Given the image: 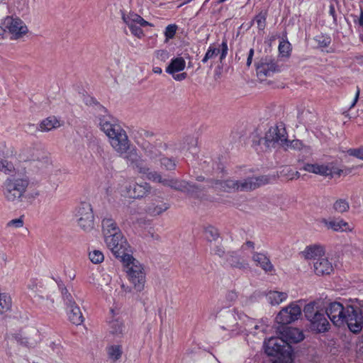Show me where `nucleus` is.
<instances>
[{
  "instance_id": "f257e3e1",
  "label": "nucleus",
  "mask_w": 363,
  "mask_h": 363,
  "mask_svg": "<svg viewBox=\"0 0 363 363\" xmlns=\"http://www.w3.org/2000/svg\"><path fill=\"white\" fill-rule=\"evenodd\" d=\"M332 323L341 327L347 324L353 333L360 332L363 327V309L357 305H342L339 302L330 303L325 311Z\"/></svg>"
},
{
  "instance_id": "f03ea898",
  "label": "nucleus",
  "mask_w": 363,
  "mask_h": 363,
  "mask_svg": "<svg viewBox=\"0 0 363 363\" xmlns=\"http://www.w3.org/2000/svg\"><path fill=\"white\" fill-rule=\"evenodd\" d=\"M269 179L265 176L250 177L240 180L228 179L225 180L208 181L205 186L212 187L216 190L224 191L254 190L260 186L268 183Z\"/></svg>"
},
{
  "instance_id": "7ed1b4c3",
  "label": "nucleus",
  "mask_w": 363,
  "mask_h": 363,
  "mask_svg": "<svg viewBox=\"0 0 363 363\" xmlns=\"http://www.w3.org/2000/svg\"><path fill=\"white\" fill-rule=\"evenodd\" d=\"M131 166L135 169L143 177L153 182L161 183L164 186H168L178 191H190L192 186L185 182L179 181L172 177L162 178V175L155 171H151L145 164V160L140 156L138 160L133 162Z\"/></svg>"
},
{
  "instance_id": "20e7f679",
  "label": "nucleus",
  "mask_w": 363,
  "mask_h": 363,
  "mask_svg": "<svg viewBox=\"0 0 363 363\" xmlns=\"http://www.w3.org/2000/svg\"><path fill=\"white\" fill-rule=\"evenodd\" d=\"M28 180L21 177H8L2 184L5 199L13 204L20 203L28 186Z\"/></svg>"
},
{
  "instance_id": "39448f33",
  "label": "nucleus",
  "mask_w": 363,
  "mask_h": 363,
  "mask_svg": "<svg viewBox=\"0 0 363 363\" xmlns=\"http://www.w3.org/2000/svg\"><path fill=\"white\" fill-rule=\"evenodd\" d=\"M129 281L133 284L134 289L141 291L144 289L145 272L143 264L132 255L126 256L122 261Z\"/></svg>"
},
{
  "instance_id": "423d86ee",
  "label": "nucleus",
  "mask_w": 363,
  "mask_h": 363,
  "mask_svg": "<svg viewBox=\"0 0 363 363\" xmlns=\"http://www.w3.org/2000/svg\"><path fill=\"white\" fill-rule=\"evenodd\" d=\"M305 316L310 321L311 328L318 333H324L329 329L330 323L323 310H319L313 302L309 303L303 308Z\"/></svg>"
},
{
  "instance_id": "0eeeda50",
  "label": "nucleus",
  "mask_w": 363,
  "mask_h": 363,
  "mask_svg": "<svg viewBox=\"0 0 363 363\" xmlns=\"http://www.w3.org/2000/svg\"><path fill=\"white\" fill-rule=\"evenodd\" d=\"M110 145L114 151L116 152L120 157L125 159L130 165L138 160L140 156L137 152L135 147L131 145L127 134L118 140H111Z\"/></svg>"
},
{
  "instance_id": "6e6552de",
  "label": "nucleus",
  "mask_w": 363,
  "mask_h": 363,
  "mask_svg": "<svg viewBox=\"0 0 363 363\" xmlns=\"http://www.w3.org/2000/svg\"><path fill=\"white\" fill-rule=\"evenodd\" d=\"M288 138L285 126L283 123H278L269 128L264 138L260 139L259 143L263 144L266 148L283 147Z\"/></svg>"
},
{
  "instance_id": "1a4fd4ad",
  "label": "nucleus",
  "mask_w": 363,
  "mask_h": 363,
  "mask_svg": "<svg viewBox=\"0 0 363 363\" xmlns=\"http://www.w3.org/2000/svg\"><path fill=\"white\" fill-rule=\"evenodd\" d=\"M100 129L106 134L111 144V140H118L124 136L126 131L121 127L117 119L106 114L99 118Z\"/></svg>"
},
{
  "instance_id": "9d476101",
  "label": "nucleus",
  "mask_w": 363,
  "mask_h": 363,
  "mask_svg": "<svg viewBox=\"0 0 363 363\" xmlns=\"http://www.w3.org/2000/svg\"><path fill=\"white\" fill-rule=\"evenodd\" d=\"M104 240L107 247L112 252L116 257L120 258L121 262L124 260L125 257L131 255L129 254L130 246L121 233L113 235V236L110 235H106Z\"/></svg>"
},
{
  "instance_id": "9b49d317",
  "label": "nucleus",
  "mask_w": 363,
  "mask_h": 363,
  "mask_svg": "<svg viewBox=\"0 0 363 363\" xmlns=\"http://www.w3.org/2000/svg\"><path fill=\"white\" fill-rule=\"evenodd\" d=\"M122 20L128 27L131 34L139 39L145 36L144 31L142 29L143 28L153 26L134 12L123 13Z\"/></svg>"
},
{
  "instance_id": "f8f14e48",
  "label": "nucleus",
  "mask_w": 363,
  "mask_h": 363,
  "mask_svg": "<svg viewBox=\"0 0 363 363\" xmlns=\"http://www.w3.org/2000/svg\"><path fill=\"white\" fill-rule=\"evenodd\" d=\"M75 217L77 225L82 230L89 232L94 228V216L90 203H81L76 208Z\"/></svg>"
},
{
  "instance_id": "ddd939ff",
  "label": "nucleus",
  "mask_w": 363,
  "mask_h": 363,
  "mask_svg": "<svg viewBox=\"0 0 363 363\" xmlns=\"http://www.w3.org/2000/svg\"><path fill=\"white\" fill-rule=\"evenodd\" d=\"M36 172L46 179H50L53 176L57 175L60 172L53 164L49 155L44 150L40 155L39 157L32 164Z\"/></svg>"
},
{
  "instance_id": "4468645a",
  "label": "nucleus",
  "mask_w": 363,
  "mask_h": 363,
  "mask_svg": "<svg viewBox=\"0 0 363 363\" xmlns=\"http://www.w3.org/2000/svg\"><path fill=\"white\" fill-rule=\"evenodd\" d=\"M4 31L7 30L11 38L17 40L23 38L28 32L26 23L18 17L6 16L3 21Z\"/></svg>"
},
{
  "instance_id": "2eb2a0df",
  "label": "nucleus",
  "mask_w": 363,
  "mask_h": 363,
  "mask_svg": "<svg viewBox=\"0 0 363 363\" xmlns=\"http://www.w3.org/2000/svg\"><path fill=\"white\" fill-rule=\"evenodd\" d=\"M303 169L310 173L330 177L340 176L342 172V170L337 167L334 162L327 164L306 163Z\"/></svg>"
},
{
  "instance_id": "dca6fc26",
  "label": "nucleus",
  "mask_w": 363,
  "mask_h": 363,
  "mask_svg": "<svg viewBox=\"0 0 363 363\" xmlns=\"http://www.w3.org/2000/svg\"><path fill=\"white\" fill-rule=\"evenodd\" d=\"M238 314H243L237 310L225 311L220 315L224 325L222 328L230 332L232 335L242 333L240 321L238 319Z\"/></svg>"
},
{
  "instance_id": "f3484780",
  "label": "nucleus",
  "mask_w": 363,
  "mask_h": 363,
  "mask_svg": "<svg viewBox=\"0 0 363 363\" xmlns=\"http://www.w3.org/2000/svg\"><path fill=\"white\" fill-rule=\"evenodd\" d=\"M147 191V184H138L134 181H125L121 186V196L129 199L141 198L146 194Z\"/></svg>"
},
{
  "instance_id": "a211bd4d",
  "label": "nucleus",
  "mask_w": 363,
  "mask_h": 363,
  "mask_svg": "<svg viewBox=\"0 0 363 363\" xmlns=\"http://www.w3.org/2000/svg\"><path fill=\"white\" fill-rule=\"evenodd\" d=\"M301 315V307L292 303L280 311L276 317V321L282 325H287L298 320Z\"/></svg>"
},
{
  "instance_id": "6ab92c4d",
  "label": "nucleus",
  "mask_w": 363,
  "mask_h": 363,
  "mask_svg": "<svg viewBox=\"0 0 363 363\" xmlns=\"http://www.w3.org/2000/svg\"><path fill=\"white\" fill-rule=\"evenodd\" d=\"M110 333L119 335L124 330V325L121 315V311L118 308H111L110 309L109 316L108 318Z\"/></svg>"
},
{
  "instance_id": "aec40b11",
  "label": "nucleus",
  "mask_w": 363,
  "mask_h": 363,
  "mask_svg": "<svg viewBox=\"0 0 363 363\" xmlns=\"http://www.w3.org/2000/svg\"><path fill=\"white\" fill-rule=\"evenodd\" d=\"M320 223L323 224L328 230H332L335 232H352V227L347 222L342 218H321Z\"/></svg>"
},
{
  "instance_id": "412c9836",
  "label": "nucleus",
  "mask_w": 363,
  "mask_h": 363,
  "mask_svg": "<svg viewBox=\"0 0 363 363\" xmlns=\"http://www.w3.org/2000/svg\"><path fill=\"white\" fill-rule=\"evenodd\" d=\"M286 343L280 335V337H272L264 342L265 352L269 356H276L281 354L286 347Z\"/></svg>"
},
{
  "instance_id": "4be33fe9",
  "label": "nucleus",
  "mask_w": 363,
  "mask_h": 363,
  "mask_svg": "<svg viewBox=\"0 0 363 363\" xmlns=\"http://www.w3.org/2000/svg\"><path fill=\"white\" fill-rule=\"evenodd\" d=\"M228 47L226 39L223 40L219 48H216L214 45H211L208 47L203 58L202 59V62L206 63L208 60L213 59L215 57H216L219 54V52H220V62H222L228 55Z\"/></svg>"
},
{
  "instance_id": "5701e85b",
  "label": "nucleus",
  "mask_w": 363,
  "mask_h": 363,
  "mask_svg": "<svg viewBox=\"0 0 363 363\" xmlns=\"http://www.w3.org/2000/svg\"><path fill=\"white\" fill-rule=\"evenodd\" d=\"M43 150L30 145L23 147L18 153L17 159L20 162H30L31 164L38 159Z\"/></svg>"
},
{
  "instance_id": "b1692460",
  "label": "nucleus",
  "mask_w": 363,
  "mask_h": 363,
  "mask_svg": "<svg viewBox=\"0 0 363 363\" xmlns=\"http://www.w3.org/2000/svg\"><path fill=\"white\" fill-rule=\"evenodd\" d=\"M280 335L282 337L286 345L299 342L304 338V335L301 330L296 328L286 326L282 327Z\"/></svg>"
},
{
  "instance_id": "393cba45",
  "label": "nucleus",
  "mask_w": 363,
  "mask_h": 363,
  "mask_svg": "<svg viewBox=\"0 0 363 363\" xmlns=\"http://www.w3.org/2000/svg\"><path fill=\"white\" fill-rule=\"evenodd\" d=\"M313 272L318 276L330 274L333 271L331 262L324 256L313 262Z\"/></svg>"
},
{
  "instance_id": "a878e982",
  "label": "nucleus",
  "mask_w": 363,
  "mask_h": 363,
  "mask_svg": "<svg viewBox=\"0 0 363 363\" xmlns=\"http://www.w3.org/2000/svg\"><path fill=\"white\" fill-rule=\"evenodd\" d=\"M325 250L323 245L320 244L310 245L301 252L302 257L308 260L316 261L319 257L325 255Z\"/></svg>"
},
{
  "instance_id": "bb28decb",
  "label": "nucleus",
  "mask_w": 363,
  "mask_h": 363,
  "mask_svg": "<svg viewBox=\"0 0 363 363\" xmlns=\"http://www.w3.org/2000/svg\"><path fill=\"white\" fill-rule=\"evenodd\" d=\"M169 208V204L162 198H155L148 204L146 211L151 216H157Z\"/></svg>"
},
{
  "instance_id": "cd10ccee",
  "label": "nucleus",
  "mask_w": 363,
  "mask_h": 363,
  "mask_svg": "<svg viewBox=\"0 0 363 363\" xmlns=\"http://www.w3.org/2000/svg\"><path fill=\"white\" fill-rule=\"evenodd\" d=\"M277 71L275 62L269 59L262 60L257 65V76L262 79L269 77Z\"/></svg>"
},
{
  "instance_id": "c85d7f7f",
  "label": "nucleus",
  "mask_w": 363,
  "mask_h": 363,
  "mask_svg": "<svg viewBox=\"0 0 363 363\" xmlns=\"http://www.w3.org/2000/svg\"><path fill=\"white\" fill-rule=\"evenodd\" d=\"M67 305L69 320L74 325L82 324L84 317L79 306L71 299H67Z\"/></svg>"
},
{
  "instance_id": "c756f323",
  "label": "nucleus",
  "mask_w": 363,
  "mask_h": 363,
  "mask_svg": "<svg viewBox=\"0 0 363 363\" xmlns=\"http://www.w3.org/2000/svg\"><path fill=\"white\" fill-rule=\"evenodd\" d=\"M63 125V123L55 116H49L43 119L39 124L38 130L41 132H48L53 129L58 128Z\"/></svg>"
},
{
  "instance_id": "7c9ffc66",
  "label": "nucleus",
  "mask_w": 363,
  "mask_h": 363,
  "mask_svg": "<svg viewBox=\"0 0 363 363\" xmlns=\"http://www.w3.org/2000/svg\"><path fill=\"white\" fill-rule=\"evenodd\" d=\"M225 259L233 267L245 269L248 267L247 260L236 252H228Z\"/></svg>"
},
{
  "instance_id": "2f4dec72",
  "label": "nucleus",
  "mask_w": 363,
  "mask_h": 363,
  "mask_svg": "<svg viewBox=\"0 0 363 363\" xmlns=\"http://www.w3.org/2000/svg\"><path fill=\"white\" fill-rule=\"evenodd\" d=\"M143 149L146 157L145 160H148L150 162L156 163L162 157L160 151L149 143H145L143 145Z\"/></svg>"
},
{
  "instance_id": "473e14b6",
  "label": "nucleus",
  "mask_w": 363,
  "mask_h": 363,
  "mask_svg": "<svg viewBox=\"0 0 363 363\" xmlns=\"http://www.w3.org/2000/svg\"><path fill=\"white\" fill-rule=\"evenodd\" d=\"M253 261L259 266L265 272H272L274 267L269 259L264 254L255 253L252 256Z\"/></svg>"
},
{
  "instance_id": "72a5a7b5",
  "label": "nucleus",
  "mask_w": 363,
  "mask_h": 363,
  "mask_svg": "<svg viewBox=\"0 0 363 363\" xmlns=\"http://www.w3.org/2000/svg\"><path fill=\"white\" fill-rule=\"evenodd\" d=\"M102 229L104 238L106 235H111L121 233L116 222L111 218H106L102 220Z\"/></svg>"
},
{
  "instance_id": "f704fd0d",
  "label": "nucleus",
  "mask_w": 363,
  "mask_h": 363,
  "mask_svg": "<svg viewBox=\"0 0 363 363\" xmlns=\"http://www.w3.org/2000/svg\"><path fill=\"white\" fill-rule=\"evenodd\" d=\"M288 294L286 292L279 291H269L266 294L267 301L272 306L279 305L287 299Z\"/></svg>"
},
{
  "instance_id": "c9c22d12",
  "label": "nucleus",
  "mask_w": 363,
  "mask_h": 363,
  "mask_svg": "<svg viewBox=\"0 0 363 363\" xmlns=\"http://www.w3.org/2000/svg\"><path fill=\"white\" fill-rule=\"evenodd\" d=\"M186 62L182 57H177L171 60L169 65L166 69V72L170 74L181 72L184 69Z\"/></svg>"
},
{
  "instance_id": "e433bc0d",
  "label": "nucleus",
  "mask_w": 363,
  "mask_h": 363,
  "mask_svg": "<svg viewBox=\"0 0 363 363\" xmlns=\"http://www.w3.org/2000/svg\"><path fill=\"white\" fill-rule=\"evenodd\" d=\"M238 317L239 320L240 321L241 330L242 333H245L246 335L252 334L255 335V332L253 330L252 324L249 321V320H252L249 318L246 315L243 314H238Z\"/></svg>"
},
{
  "instance_id": "4c0bfd02",
  "label": "nucleus",
  "mask_w": 363,
  "mask_h": 363,
  "mask_svg": "<svg viewBox=\"0 0 363 363\" xmlns=\"http://www.w3.org/2000/svg\"><path fill=\"white\" fill-rule=\"evenodd\" d=\"M12 300L11 296L6 293H0V314H3L11 310Z\"/></svg>"
},
{
  "instance_id": "58836bf2",
  "label": "nucleus",
  "mask_w": 363,
  "mask_h": 363,
  "mask_svg": "<svg viewBox=\"0 0 363 363\" xmlns=\"http://www.w3.org/2000/svg\"><path fill=\"white\" fill-rule=\"evenodd\" d=\"M204 237L208 242H212L219 238L220 234L218 229L215 227L208 226L204 230Z\"/></svg>"
},
{
  "instance_id": "ea45409f",
  "label": "nucleus",
  "mask_w": 363,
  "mask_h": 363,
  "mask_svg": "<svg viewBox=\"0 0 363 363\" xmlns=\"http://www.w3.org/2000/svg\"><path fill=\"white\" fill-rule=\"evenodd\" d=\"M333 207L335 211L340 213H343L348 211L350 208V204L346 199H339L335 201Z\"/></svg>"
},
{
  "instance_id": "a19ab883",
  "label": "nucleus",
  "mask_w": 363,
  "mask_h": 363,
  "mask_svg": "<svg viewBox=\"0 0 363 363\" xmlns=\"http://www.w3.org/2000/svg\"><path fill=\"white\" fill-rule=\"evenodd\" d=\"M306 146L303 144V143L299 140H289L288 138L286 140V143L284 144L282 148L285 150H303Z\"/></svg>"
},
{
  "instance_id": "79ce46f5",
  "label": "nucleus",
  "mask_w": 363,
  "mask_h": 363,
  "mask_svg": "<svg viewBox=\"0 0 363 363\" xmlns=\"http://www.w3.org/2000/svg\"><path fill=\"white\" fill-rule=\"evenodd\" d=\"M107 352L111 359L118 360L122 354V349L120 345H111L107 348Z\"/></svg>"
},
{
  "instance_id": "37998d69",
  "label": "nucleus",
  "mask_w": 363,
  "mask_h": 363,
  "mask_svg": "<svg viewBox=\"0 0 363 363\" xmlns=\"http://www.w3.org/2000/svg\"><path fill=\"white\" fill-rule=\"evenodd\" d=\"M89 258L93 264H100L104 260V255L101 251L93 250L89 252Z\"/></svg>"
},
{
  "instance_id": "c03bdc74",
  "label": "nucleus",
  "mask_w": 363,
  "mask_h": 363,
  "mask_svg": "<svg viewBox=\"0 0 363 363\" xmlns=\"http://www.w3.org/2000/svg\"><path fill=\"white\" fill-rule=\"evenodd\" d=\"M0 171L9 174L15 171V167L11 162L0 158Z\"/></svg>"
},
{
  "instance_id": "a18cd8bd",
  "label": "nucleus",
  "mask_w": 363,
  "mask_h": 363,
  "mask_svg": "<svg viewBox=\"0 0 363 363\" xmlns=\"http://www.w3.org/2000/svg\"><path fill=\"white\" fill-rule=\"evenodd\" d=\"M314 40L317 43L318 45L321 48H328L331 43L330 37L322 34L315 36Z\"/></svg>"
},
{
  "instance_id": "49530a36",
  "label": "nucleus",
  "mask_w": 363,
  "mask_h": 363,
  "mask_svg": "<svg viewBox=\"0 0 363 363\" xmlns=\"http://www.w3.org/2000/svg\"><path fill=\"white\" fill-rule=\"evenodd\" d=\"M24 225V219L23 216H21L18 218L12 219L9 220L6 225V228L8 229H18L21 228Z\"/></svg>"
},
{
  "instance_id": "de8ad7c7",
  "label": "nucleus",
  "mask_w": 363,
  "mask_h": 363,
  "mask_svg": "<svg viewBox=\"0 0 363 363\" xmlns=\"http://www.w3.org/2000/svg\"><path fill=\"white\" fill-rule=\"evenodd\" d=\"M160 164L167 170H173L176 167V162L174 160L168 157H161L160 159Z\"/></svg>"
},
{
  "instance_id": "09e8293b",
  "label": "nucleus",
  "mask_w": 363,
  "mask_h": 363,
  "mask_svg": "<svg viewBox=\"0 0 363 363\" xmlns=\"http://www.w3.org/2000/svg\"><path fill=\"white\" fill-rule=\"evenodd\" d=\"M177 30V26L176 24H169L168 25L164 30V36L166 38V41H168L170 39H172Z\"/></svg>"
},
{
  "instance_id": "8fccbe9b",
  "label": "nucleus",
  "mask_w": 363,
  "mask_h": 363,
  "mask_svg": "<svg viewBox=\"0 0 363 363\" xmlns=\"http://www.w3.org/2000/svg\"><path fill=\"white\" fill-rule=\"evenodd\" d=\"M52 354H56L57 357H61L63 355L64 350L60 344L58 342H51L49 345Z\"/></svg>"
},
{
  "instance_id": "3c124183",
  "label": "nucleus",
  "mask_w": 363,
  "mask_h": 363,
  "mask_svg": "<svg viewBox=\"0 0 363 363\" xmlns=\"http://www.w3.org/2000/svg\"><path fill=\"white\" fill-rule=\"evenodd\" d=\"M254 21L256 22L259 30H264L266 26V14L259 13L255 17Z\"/></svg>"
},
{
  "instance_id": "603ef678",
  "label": "nucleus",
  "mask_w": 363,
  "mask_h": 363,
  "mask_svg": "<svg viewBox=\"0 0 363 363\" xmlns=\"http://www.w3.org/2000/svg\"><path fill=\"white\" fill-rule=\"evenodd\" d=\"M279 50L283 56H288L291 50V44L288 41L280 42Z\"/></svg>"
},
{
  "instance_id": "864d4df0",
  "label": "nucleus",
  "mask_w": 363,
  "mask_h": 363,
  "mask_svg": "<svg viewBox=\"0 0 363 363\" xmlns=\"http://www.w3.org/2000/svg\"><path fill=\"white\" fill-rule=\"evenodd\" d=\"M154 57L157 60L165 62L169 58V52L165 50H157L155 51Z\"/></svg>"
},
{
  "instance_id": "5fc2aeb1",
  "label": "nucleus",
  "mask_w": 363,
  "mask_h": 363,
  "mask_svg": "<svg viewBox=\"0 0 363 363\" xmlns=\"http://www.w3.org/2000/svg\"><path fill=\"white\" fill-rule=\"evenodd\" d=\"M252 324L253 330L255 332V335L259 332H264L266 330V326L259 320H249Z\"/></svg>"
},
{
  "instance_id": "6e6d98bb",
  "label": "nucleus",
  "mask_w": 363,
  "mask_h": 363,
  "mask_svg": "<svg viewBox=\"0 0 363 363\" xmlns=\"http://www.w3.org/2000/svg\"><path fill=\"white\" fill-rule=\"evenodd\" d=\"M34 297L36 298V300L33 301L34 302L38 304H42L43 306H46L47 308H50L52 306L53 301L52 299H45L43 297L36 295H35Z\"/></svg>"
},
{
  "instance_id": "4d7b16f0",
  "label": "nucleus",
  "mask_w": 363,
  "mask_h": 363,
  "mask_svg": "<svg viewBox=\"0 0 363 363\" xmlns=\"http://www.w3.org/2000/svg\"><path fill=\"white\" fill-rule=\"evenodd\" d=\"M211 253L225 259L226 254L222 246L216 245L214 247H211Z\"/></svg>"
},
{
  "instance_id": "13d9d810",
  "label": "nucleus",
  "mask_w": 363,
  "mask_h": 363,
  "mask_svg": "<svg viewBox=\"0 0 363 363\" xmlns=\"http://www.w3.org/2000/svg\"><path fill=\"white\" fill-rule=\"evenodd\" d=\"M347 153L350 155L363 160V147L359 149H350L347 150Z\"/></svg>"
},
{
  "instance_id": "bf43d9fd",
  "label": "nucleus",
  "mask_w": 363,
  "mask_h": 363,
  "mask_svg": "<svg viewBox=\"0 0 363 363\" xmlns=\"http://www.w3.org/2000/svg\"><path fill=\"white\" fill-rule=\"evenodd\" d=\"M185 143H186L187 145V150H190L192 147H194L196 145V140L191 138V137H187L185 139Z\"/></svg>"
},
{
  "instance_id": "052dcab7",
  "label": "nucleus",
  "mask_w": 363,
  "mask_h": 363,
  "mask_svg": "<svg viewBox=\"0 0 363 363\" xmlns=\"http://www.w3.org/2000/svg\"><path fill=\"white\" fill-rule=\"evenodd\" d=\"M255 248V244L253 242H251V241H247L242 246V250H250V252H252L253 250Z\"/></svg>"
},
{
  "instance_id": "680f3d73",
  "label": "nucleus",
  "mask_w": 363,
  "mask_h": 363,
  "mask_svg": "<svg viewBox=\"0 0 363 363\" xmlns=\"http://www.w3.org/2000/svg\"><path fill=\"white\" fill-rule=\"evenodd\" d=\"M359 93H360V90L357 87V91L355 93V96H354V100L352 103V104L350 105V108H352L354 107V106L356 105L357 102L358 101V99H359Z\"/></svg>"
},
{
  "instance_id": "e2e57ef3",
  "label": "nucleus",
  "mask_w": 363,
  "mask_h": 363,
  "mask_svg": "<svg viewBox=\"0 0 363 363\" xmlns=\"http://www.w3.org/2000/svg\"><path fill=\"white\" fill-rule=\"evenodd\" d=\"M173 78L177 81H182L186 77V74L185 72L178 74H172Z\"/></svg>"
},
{
  "instance_id": "0e129e2a",
  "label": "nucleus",
  "mask_w": 363,
  "mask_h": 363,
  "mask_svg": "<svg viewBox=\"0 0 363 363\" xmlns=\"http://www.w3.org/2000/svg\"><path fill=\"white\" fill-rule=\"evenodd\" d=\"M253 55H254V49L251 48L248 53V57H247V66L250 67V65L252 64Z\"/></svg>"
},
{
  "instance_id": "69168bd1",
  "label": "nucleus",
  "mask_w": 363,
  "mask_h": 363,
  "mask_svg": "<svg viewBox=\"0 0 363 363\" xmlns=\"http://www.w3.org/2000/svg\"><path fill=\"white\" fill-rule=\"evenodd\" d=\"M358 23L359 26H363V10H361L360 16L358 18Z\"/></svg>"
},
{
  "instance_id": "338daca9",
  "label": "nucleus",
  "mask_w": 363,
  "mask_h": 363,
  "mask_svg": "<svg viewBox=\"0 0 363 363\" xmlns=\"http://www.w3.org/2000/svg\"><path fill=\"white\" fill-rule=\"evenodd\" d=\"M152 72L155 73V74H160L162 72V70L160 67H154L152 68Z\"/></svg>"
},
{
  "instance_id": "774afa93",
  "label": "nucleus",
  "mask_w": 363,
  "mask_h": 363,
  "mask_svg": "<svg viewBox=\"0 0 363 363\" xmlns=\"http://www.w3.org/2000/svg\"><path fill=\"white\" fill-rule=\"evenodd\" d=\"M292 359L290 357H288L286 360L284 362L281 361L280 359L276 360L274 363H291Z\"/></svg>"
}]
</instances>
